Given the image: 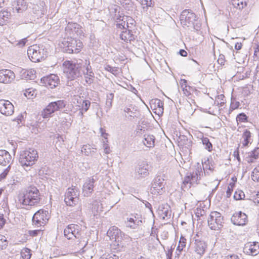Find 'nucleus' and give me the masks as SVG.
<instances>
[{"instance_id":"obj_1","label":"nucleus","mask_w":259,"mask_h":259,"mask_svg":"<svg viewBox=\"0 0 259 259\" xmlns=\"http://www.w3.org/2000/svg\"><path fill=\"white\" fill-rule=\"evenodd\" d=\"M40 194L38 189L33 186L20 192L18 196V202L23 207L36 206L40 203Z\"/></svg>"},{"instance_id":"obj_2","label":"nucleus","mask_w":259,"mask_h":259,"mask_svg":"<svg viewBox=\"0 0 259 259\" xmlns=\"http://www.w3.org/2000/svg\"><path fill=\"white\" fill-rule=\"evenodd\" d=\"M63 71L68 79L74 80L81 76L82 65L72 61H66L63 64Z\"/></svg>"},{"instance_id":"obj_3","label":"nucleus","mask_w":259,"mask_h":259,"mask_svg":"<svg viewBox=\"0 0 259 259\" xmlns=\"http://www.w3.org/2000/svg\"><path fill=\"white\" fill-rule=\"evenodd\" d=\"M38 158L37 151L33 148H29L20 152L19 162L22 166H30L35 163Z\"/></svg>"},{"instance_id":"obj_4","label":"nucleus","mask_w":259,"mask_h":259,"mask_svg":"<svg viewBox=\"0 0 259 259\" xmlns=\"http://www.w3.org/2000/svg\"><path fill=\"white\" fill-rule=\"evenodd\" d=\"M47 53L43 46L40 47L36 45L29 47L27 50V55L33 62H38L44 60L47 56Z\"/></svg>"},{"instance_id":"obj_5","label":"nucleus","mask_w":259,"mask_h":259,"mask_svg":"<svg viewBox=\"0 0 259 259\" xmlns=\"http://www.w3.org/2000/svg\"><path fill=\"white\" fill-rule=\"evenodd\" d=\"M63 51L67 53H78L82 48V42L72 37L64 38L62 42Z\"/></svg>"},{"instance_id":"obj_6","label":"nucleus","mask_w":259,"mask_h":259,"mask_svg":"<svg viewBox=\"0 0 259 259\" xmlns=\"http://www.w3.org/2000/svg\"><path fill=\"white\" fill-rule=\"evenodd\" d=\"M165 176L162 172H158L152 183L151 190L152 193L162 194L165 191Z\"/></svg>"},{"instance_id":"obj_7","label":"nucleus","mask_w":259,"mask_h":259,"mask_svg":"<svg viewBox=\"0 0 259 259\" xmlns=\"http://www.w3.org/2000/svg\"><path fill=\"white\" fill-rule=\"evenodd\" d=\"M65 103L63 100H58L52 102L43 110L41 115L44 118H47L52 116L55 111L60 110L65 107Z\"/></svg>"},{"instance_id":"obj_8","label":"nucleus","mask_w":259,"mask_h":259,"mask_svg":"<svg viewBox=\"0 0 259 259\" xmlns=\"http://www.w3.org/2000/svg\"><path fill=\"white\" fill-rule=\"evenodd\" d=\"M50 218V214L48 210L40 209L37 210L34 214L32 219L33 225L36 227L45 226Z\"/></svg>"},{"instance_id":"obj_9","label":"nucleus","mask_w":259,"mask_h":259,"mask_svg":"<svg viewBox=\"0 0 259 259\" xmlns=\"http://www.w3.org/2000/svg\"><path fill=\"white\" fill-rule=\"evenodd\" d=\"M207 223L210 229L219 230L223 227V217L218 211H212L209 214Z\"/></svg>"},{"instance_id":"obj_10","label":"nucleus","mask_w":259,"mask_h":259,"mask_svg":"<svg viewBox=\"0 0 259 259\" xmlns=\"http://www.w3.org/2000/svg\"><path fill=\"white\" fill-rule=\"evenodd\" d=\"M203 175L202 169L198 167L195 171L187 173L184 178L183 183L184 184H189V187L199 183L200 180Z\"/></svg>"},{"instance_id":"obj_11","label":"nucleus","mask_w":259,"mask_h":259,"mask_svg":"<svg viewBox=\"0 0 259 259\" xmlns=\"http://www.w3.org/2000/svg\"><path fill=\"white\" fill-rule=\"evenodd\" d=\"M78 196L79 193L75 187L68 188L65 194L64 201L67 205L73 206L77 203Z\"/></svg>"},{"instance_id":"obj_12","label":"nucleus","mask_w":259,"mask_h":259,"mask_svg":"<svg viewBox=\"0 0 259 259\" xmlns=\"http://www.w3.org/2000/svg\"><path fill=\"white\" fill-rule=\"evenodd\" d=\"M149 166L146 161H139L135 168V177L138 179H142L149 174Z\"/></svg>"},{"instance_id":"obj_13","label":"nucleus","mask_w":259,"mask_h":259,"mask_svg":"<svg viewBox=\"0 0 259 259\" xmlns=\"http://www.w3.org/2000/svg\"><path fill=\"white\" fill-rule=\"evenodd\" d=\"M80 227L75 224H70L64 229V236L68 239H72L73 238H79L81 236Z\"/></svg>"},{"instance_id":"obj_14","label":"nucleus","mask_w":259,"mask_h":259,"mask_svg":"<svg viewBox=\"0 0 259 259\" xmlns=\"http://www.w3.org/2000/svg\"><path fill=\"white\" fill-rule=\"evenodd\" d=\"M196 15L189 10H184L180 16V20L182 24L190 27L194 23V21H196Z\"/></svg>"},{"instance_id":"obj_15","label":"nucleus","mask_w":259,"mask_h":259,"mask_svg":"<svg viewBox=\"0 0 259 259\" xmlns=\"http://www.w3.org/2000/svg\"><path fill=\"white\" fill-rule=\"evenodd\" d=\"M231 221L235 225L244 226L248 221L247 216L242 211L236 212L232 216Z\"/></svg>"},{"instance_id":"obj_16","label":"nucleus","mask_w":259,"mask_h":259,"mask_svg":"<svg viewBox=\"0 0 259 259\" xmlns=\"http://www.w3.org/2000/svg\"><path fill=\"white\" fill-rule=\"evenodd\" d=\"M192 248L195 252L199 255V257L200 258L206 251L207 244L203 240L195 239L194 242L192 243Z\"/></svg>"},{"instance_id":"obj_17","label":"nucleus","mask_w":259,"mask_h":259,"mask_svg":"<svg viewBox=\"0 0 259 259\" xmlns=\"http://www.w3.org/2000/svg\"><path fill=\"white\" fill-rule=\"evenodd\" d=\"M14 111L13 105L8 100H0V112L6 116L13 114Z\"/></svg>"},{"instance_id":"obj_18","label":"nucleus","mask_w":259,"mask_h":259,"mask_svg":"<svg viewBox=\"0 0 259 259\" xmlns=\"http://www.w3.org/2000/svg\"><path fill=\"white\" fill-rule=\"evenodd\" d=\"M15 73L9 69H3L0 70V82L9 83L14 80Z\"/></svg>"},{"instance_id":"obj_19","label":"nucleus","mask_w":259,"mask_h":259,"mask_svg":"<svg viewBox=\"0 0 259 259\" xmlns=\"http://www.w3.org/2000/svg\"><path fill=\"white\" fill-rule=\"evenodd\" d=\"M157 212L159 217L163 220L169 219L171 217L170 207L167 203L160 205L157 209Z\"/></svg>"},{"instance_id":"obj_20","label":"nucleus","mask_w":259,"mask_h":259,"mask_svg":"<svg viewBox=\"0 0 259 259\" xmlns=\"http://www.w3.org/2000/svg\"><path fill=\"white\" fill-rule=\"evenodd\" d=\"M95 181L93 178H88L86 179L82 186V194L84 196L89 197L92 194Z\"/></svg>"},{"instance_id":"obj_21","label":"nucleus","mask_w":259,"mask_h":259,"mask_svg":"<svg viewBox=\"0 0 259 259\" xmlns=\"http://www.w3.org/2000/svg\"><path fill=\"white\" fill-rule=\"evenodd\" d=\"M243 252L248 255H256L259 253V244L257 242L248 243L245 245Z\"/></svg>"},{"instance_id":"obj_22","label":"nucleus","mask_w":259,"mask_h":259,"mask_svg":"<svg viewBox=\"0 0 259 259\" xmlns=\"http://www.w3.org/2000/svg\"><path fill=\"white\" fill-rule=\"evenodd\" d=\"M151 109L155 110L154 112L158 115H161L163 113V103L157 98L153 99L150 101Z\"/></svg>"},{"instance_id":"obj_23","label":"nucleus","mask_w":259,"mask_h":259,"mask_svg":"<svg viewBox=\"0 0 259 259\" xmlns=\"http://www.w3.org/2000/svg\"><path fill=\"white\" fill-rule=\"evenodd\" d=\"M122 234V232L115 226L111 227L107 232V235L110 240H114L116 243L119 242V239H121Z\"/></svg>"},{"instance_id":"obj_24","label":"nucleus","mask_w":259,"mask_h":259,"mask_svg":"<svg viewBox=\"0 0 259 259\" xmlns=\"http://www.w3.org/2000/svg\"><path fill=\"white\" fill-rule=\"evenodd\" d=\"M41 80L43 81L47 85L50 86L51 88H53L57 85L59 79L57 75L51 74L41 78Z\"/></svg>"},{"instance_id":"obj_25","label":"nucleus","mask_w":259,"mask_h":259,"mask_svg":"<svg viewBox=\"0 0 259 259\" xmlns=\"http://www.w3.org/2000/svg\"><path fill=\"white\" fill-rule=\"evenodd\" d=\"M126 26L127 28L122 31L120 35V37L125 42L128 41L131 42L135 39V36L133 34L132 31L128 29V23H126Z\"/></svg>"},{"instance_id":"obj_26","label":"nucleus","mask_w":259,"mask_h":259,"mask_svg":"<svg viewBox=\"0 0 259 259\" xmlns=\"http://www.w3.org/2000/svg\"><path fill=\"white\" fill-rule=\"evenodd\" d=\"M85 70V71H82L85 78V81L88 84H91L93 83L94 81L95 76L89 61L86 67Z\"/></svg>"},{"instance_id":"obj_27","label":"nucleus","mask_w":259,"mask_h":259,"mask_svg":"<svg viewBox=\"0 0 259 259\" xmlns=\"http://www.w3.org/2000/svg\"><path fill=\"white\" fill-rule=\"evenodd\" d=\"M10 153L5 150H0V165H6L11 160Z\"/></svg>"},{"instance_id":"obj_28","label":"nucleus","mask_w":259,"mask_h":259,"mask_svg":"<svg viewBox=\"0 0 259 259\" xmlns=\"http://www.w3.org/2000/svg\"><path fill=\"white\" fill-rule=\"evenodd\" d=\"M134 243L133 242L132 239L127 235H125L124 234H122L121 236V239L119 240V242H118L117 245L119 246H121V247H128V246L132 243Z\"/></svg>"},{"instance_id":"obj_29","label":"nucleus","mask_w":259,"mask_h":259,"mask_svg":"<svg viewBox=\"0 0 259 259\" xmlns=\"http://www.w3.org/2000/svg\"><path fill=\"white\" fill-rule=\"evenodd\" d=\"M20 74L23 78L26 79L33 80L36 77L35 71L32 69L29 70L23 69L21 70Z\"/></svg>"},{"instance_id":"obj_30","label":"nucleus","mask_w":259,"mask_h":259,"mask_svg":"<svg viewBox=\"0 0 259 259\" xmlns=\"http://www.w3.org/2000/svg\"><path fill=\"white\" fill-rule=\"evenodd\" d=\"M124 112L125 117L130 120H132L136 117V112L134 111V108L132 106L125 107Z\"/></svg>"},{"instance_id":"obj_31","label":"nucleus","mask_w":259,"mask_h":259,"mask_svg":"<svg viewBox=\"0 0 259 259\" xmlns=\"http://www.w3.org/2000/svg\"><path fill=\"white\" fill-rule=\"evenodd\" d=\"M105 131H100V132L101 136L105 140L103 141L104 152L106 154H108L110 152V149L108 144H107V137L108 136V134L106 133Z\"/></svg>"},{"instance_id":"obj_32","label":"nucleus","mask_w":259,"mask_h":259,"mask_svg":"<svg viewBox=\"0 0 259 259\" xmlns=\"http://www.w3.org/2000/svg\"><path fill=\"white\" fill-rule=\"evenodd\" d=\"M154 137L152 135H144V139L143 140L144 145L149 148H151L154 145Z\"/></svg>"},{"instance_id":"obj_33","label":"nucleus","mask_w":259,"mask_h":259,"mask_svg":"<svg viewBox=\"0 0 259 259\" xmlns=\"http://www.w3.org/2000/svg\"><path fill=\"white\" fill-rule=\"evenodd\" d=\"M10 16V12L7 11H0V25L2 26L4 25L5 23L8 21Z\"/></svg>"},{"instance_id":"obj_34","label":"nucleus","mask_w":259,"mask_h":259,"mask_svg":"<svg viewBox=\"0 0 259 259\" xmlns=\"http://www.w3.org/2000/svg\"><path fill=\"white\" fill-rule=\"evenodd\" d=\"M243 142L242 145L244 147L248 146V144L250 143L251 139V134L249 131H245L242 135Z\"/></svg>"},{"instance_id":"obj_35","label":"nucleus","mask_w":259,"mask_h":259,"mask_svg":"<svg viewBox=\"0 0 259 259\" xmlns=\"http://www.w3.org/2000/svg\"><path fill=\"white\" fill-rule=\"evenodd\" d=\"M102 204L100 203L99 202H98L97 201H95L94 202L93 204V207L92 208V210L93 213H94V215L96 216L98 215V213L99 211H102Z\"/></svg>"},{"instance_id":"obj_36","label":"nucleus","mask_w":259,"mask_h":259,"mask_svg":"<svg viewBox=\"0 0 259 259\" xmlns=\"http://www.w3.org/2000/svg\"><path fill=\"white\" fill-rule=\"evenodd\" d=\"M232 5L234 7L241 10L244 8V6H246L247 4L244 0H235L232 2Z\"/></svg>"},{"instance_id":"obj_37","label":"nucleus","mask_w":259,"mask_h":259,"mask_svg":"<svg viewBox=\"0 0 259 259\" xmlns=\"http://www.w3.org/2000/svg\"><path fill=\"white\" fill-rule=\"evenodd\" d=\"M203 145L205 146V149L210 152L212 150V145L209 140L206 137H203L201 139Z\"/></svg>"},{"instance_id":"obj_38","label":"nucleus","mask_w":259,"mask_h":259,"mask_svg":"<svg viewBox=\"0 0 259 259\" xmlns=\"http://www.w3.org/2000/svg\"><path fill=\"white\" fill-rule=\"evenodd\" d=\"M45 5V3L41 2L40 3V6L38 5H35L33 8V9L36 11V13L37 14H43L45 11L44 6Z\"/></svg>"},{"instance_id":"obj_39","label":"nucleus","mask_w":259,"mask_h":259,"mask_svg":"<svg viewBox=\"0 0 259 259\" xmlns=\"http://www.w3.org/2000/svg\"><path fill=\"white\" fill-rule=\"evenodd\" d=\"M140 1L142 5L145 6L143 8L146 11L147 10L148 7H152L154 5L152 0H140Z\"/></svg>"},{"instance_id":"obj_40","label":"nucleus","mask_w":259,"mask_h":259,"mask_svg":"<svg viewBox=\"0 0 259 259\" xmlns=\"http://www.w3.org/2000/svg\"><path fill=\"white\" fill-rule=\"evenodd\" d=\"M114 98L113 93H110L107 95V99L106 101V106L108 108H110L112 106V100Z\"/></svg>"},{"instance_id":"obj_41","label":"nucleus","mask_w":259,"mask_h":259,"mask_svg":"<svg viewBox=\"0 0 259 259\" xmlns=\"http://www.w3.org/2000/svg\"><path fill=\"white\" fill-rule=\"evenodd\" d=\"M245 198V194L241 190H238L235 191L234 194V198L235 200H241Z\"/></svg>"},{"instance_id":"obj_42","label":"nucleus","mask_w":259,"mask_h":259,"mask_svg":"<svg viewBox=\"0 0 259 259\" xmlns=\"http://www.w3.org/2000/svg\"><path fill=\"white\" fill-rule=\"evenodd\" d=\"M104 68L106 71L111 73L115 75H117L118 73V70L117 69V68L113 67L110 65H105Z\"/></svg>"},{"instance_id":"obj_43","label":"nucleus","mask_w":259,"mask_h":259,"mask_svg":"<svg viewBox=\"0 0 259 259\" xmlns=\"http://www.w3.org/2000/svg\"><path fill=\"white\" fill-rule=\"evenodd\" d=\"M251 177L254 181H259V166L253 169L252 172Z\"/></svg>"},{"instance_id":"obj_44","label":"nucleus","mask_w":259,"mask_h":259,"mask_svg":"<svg viewBox=\"0 0 259 259\" xmlns=\"http://www.w3.org/2000/svg\"><path fill=\"white\" fill-rule=\"evenodd\" d=\"M247 116L246 115V114L244 113H241L239 114L236 117L237 121L238 122H245L246 123H247Z\"/></svg>"},{"instance_id":"obj_45","label":"nucleus","mask_w":259,"mask_h":259,"mask_svg":"<svg viewBox=\"0 0 259 259\" xmlns=\"http://www.w3.org/2000/svg\"><path fill=\"white\" fill-rule=\"evenodd\" d=\"M99 259H119L118 255L113 253L104 254Z\"/></svg>"},{"instance_id":"obj_46","label":"nucleus","mask_w":259,"mask_h":259,"mask_svg":"<svg viewBox=\"0 0 259 259\" xmlns=\"http://www.w3.org/2000/svg\"><path fill=\"white\" fill-rule=\"evenodd\" d=\"M8 245V242L5 237L3 235H0V250L5 249Z\"/></svg>"},{"instance_id":"obj_47","label":"nucleus","mask_w":259,"mask_h":259,"mask_svg":"<svg viewBox=\"0 0 259 259\" xmlns=\"http://www.w3.org/2000/svg\"><path fill=\"white\" fill-rule=\"evenodd\" d=\"M186 246V239L184 237H181L179 245L177 247V250L181 252L184 247Z\"/></svg>"},{"instance_id":"obj_48","label":"nucleus","mask_w":259,"mask_h":259,"mask_svg":"<svg viewBox=\"0 0 259 259\" xmlns=\"http://www.w3.org/2000/svg\"><path fill=\"white\" fill-rule=\"evenodd\" d=\"M21 256L23 259H30L31 254L30 253V250L28 248H25L21 251Z\"/></svg>"},{"instance_id":"obj_49","label":"nucleus","mask_w":259,"mask_h":259,"mask_svg":"<svg viewBox=\"0 0 259 259\" xmlns=\"http://www.w3.org/2000/svg\"><path fill=\"white\" fill-rule=\"evenodd\" d=\"M23 2L22 1L18 2L17 6L15 8H13V9L14 10V9H15L17 13H21L26 9V8L25 5L23 6L21 4V7L20 6V3H22Z\"/></svg>"},{"instance_id":"obj_50","label":"nucleus","mask_w":259,"mask_h":259,"mask_svg":"<svg viewBox=\"0 0 259 259\" xmlns=\"http://www.w3.org/2000/svg\"><path fill=\"white\" fill-rule=\"evenodd\" d=\"M91 105V102L90 101L85 100H83L82 104V110L84 112H87Z\"/></svg>"},{"instance_id":"obj_51","label":"nucleus","mask_w":259,"mask_h":259,"mask_svg":"<svg viewBox=\"0 0 259 259\" xmlns=\"http://www.w3.org/2000/svg\"><path fill=\"white\" fill-rule=\"evenodd\" d=\"M11 165H9L4 171L0 174V181L5 179L10 171Z\"/></svg>"},{"instance_id":"obj_52","label":"nucleus","mask_w":259,"mask_h":259,"mask_svg":"<svg viewBox=\"0 0 259 259\" xmlns=\"http://www.w3.org/2000/svg\"><path fill=\"white\" fill-rule=\"evenodd\" d=\"M121 4L126 8H130L132 7V0H121Z\"/></svg>"},{"instance_id":"obj_53","label":"nucleus","mask_w":259,"mask_h":259,"mask_svg":"<svg viewBox=\"0 0 259 259\" xmlns=\"http://www.w3.org/2000/svg\"><path fill=\"white\" fill-rule=\"evenodd\" d=\"M185 107L186 110H187L189 114L192 115L193 114L194 111H193V109L192 107V105L190 102L187 101L186 103L185 104Z\"/></svg>"},{"instance_id":"obj_54","label":"nucleus","mask_w":259,"mask_h":259,"mask_svg":"<svg viewBox=\"0 0 259 259\" xmlns=\"http://www.w3.org/2000/svg\"><path fill=\"white\" fill-rule=\"evenodd\" d=\"M174 133L175 134H176L177 136L179 137V139L181 141H182V140L185 141V140H187V137L185 135H182V134L183 133H181L180 132V131H178V130L174 131Z\"/></svg>"},{"instance_id":"obj_55","label":"nucleus","mask_w":259,"mask_h":259,"mask_svg":"<svg viewBox=\"0 0 259 259\" xmlns=\"http://www.w3.org/2000/svg\"><path fill=\"white\" fill-rule=\"evenodd\" d=\"M240 103L239 102L235 101L234 99L231 98V103L230 108L232 109H235L239 107Z\"/></svg>"},{"instance_id":"obj_56","label":"nucleus","mask_w":259,"mask_h":259,"mask_svg":"<svg viewBox=\"0 0 259 259\" xmlns=\"http://www.w3.org/2000/svg\"><path fill=\"white\" fill-rule=\"evenodd\" d=\"M250 154L252 157H254L256 159H257L259 157V148L254 149Z\"/></svg>"},{"instance_id":"obj_57","label":"nucleus","mask_w":259,"mask_h":259,"mask_svg":"<svg viewBox=\"0 0 259 259\" xmlns=\"http://www.w3.org/2000/svg\"><path fill=\"white\" fill-rule=\"evenodd\" d=\"M142 223V221L140 220H134V223L132 225H129L130 228L132 229H136L138 226Z\"/></svg>"},{"instance_id":"obj_58","label":"nucleus","mask_w":259,"mask_h":259,"mask_svg":"<svg viewBox=\"0 0 259 259\" xmlns=\"http://www.w3.org/2000/svg\"><path fill=\"white\" fill-rule=\"evenodd\" d=\"M225 62V56L223 54H220L218 59V62L219 64L223 65H224Z\"/></svg>"},{"instance_id":"obj_59","label":"nucleus","mask_w":259,"mask_h":259,"mask_svg":"<svg viewBox=\"0 0 259 259\" xmlns=\"http://www.w3.org/2000/svg\"><path fill=\"white\" fill-rule=\"evenodd\" d=\"M191 26H193L194 29L196 31H199L201 28V25L199 22L196 21H194V23Z\"/></svg>"},{"instance_id":"obj_60","label":"nucleus","mask_w":259,"mask_h":259,"mask_svg":"<svg viewBox=\"0 0 259 259\" xmlns=\"http://www.w3.org/2000/svg\"><path fill=\"white\" fill-rule=\"evenodd\" d=\"M27 41V38H23L20 40L18 43L17 44V46L20 47H23L26 45V42Z\"/></svg>"},{"instance_id":"obj_61","label":"nucleus","mask_w":259,"mask_h":259,"mask_svg":"<svg viewBox=\"0 0 259 259\" xmlns=\"http://www.w3.org/2000/svg\"><path fill=\"white\" fill-rule=\"evenodd\" d=\"M233 191V185L231 186H228L227 191H226V195L227 198H229L231 195L232 192Z\"/></svg>"},{"instance_id":"obj_62","label":"nucleus","mask_w":259,"mask_h":259,"mask_svg":"<svg viewBox=\"0 0 259 259\" xmlns=\"http://www.w3.org/2000/svg\"><path fill=\"white\" fill-rule=\"evenodd\" d=\"M40 232V230H35L29 231V234L30 236L34 237L36 236Z\"/></svg>"},{"instance_id":"obj_63","label":"nucleus","mask_w":259,"mask_h":259,"mask_svg":"<svg viewBox=\"0 0 259 259\" xmlns=\"http://www.w3.org/2000/svg\"><path fill=\"white\" fill-rule=\"evenodd\" d=\"M116 27L117 28L122 29L123 30L127 28L126 26L125 27V21H123L121 23H117L116 24Z\"/></svg>"},{"instance_id":"obj_64","label":"nucleus","mask_w":259,"mask_h":259,"mask_svg":"<svg viewBox=\"0 0 259 259\" xmlns=\"http://www.w3.org/2000/svg\"><path fill=\"white\" fill-rule=\"evenodd\" d=\"M202 212H204L203 210H201L200 208H197L195 212V215L197 217L199 218L203 215Z\"/></svg>"}]
</instances>
